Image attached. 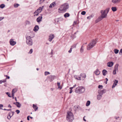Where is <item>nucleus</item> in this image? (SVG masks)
<instances>
[{
	"label": "nucleus",
	"mask_w": 122,
	"mask_h": 122,
	"mask_svg": "<svg viewBox=\"0 0 122 122\" xmlns=\"http://www.w3.org/2000/svg\"><path fill=\"white\" fill-rule=\"evenodd\" d=\"M44 6H43L42 7H39L37 10L40 13L41 11L43 9Z\"/></svg>",
	"instance_id": "nucleus-21"
},
{
	"label": "nucleus",
	"mask_w": 122,
	"mask_h": 122,
	"mask_svg": "<svg viewBox=\"0 0 122 122\" xmlns=\"http://www.w3.org/2000/svg\"><path fill=\"white\" fill-rule=\"evenodd\" d=\"M30 22L28 20H26L25 22V26L30 25Z\"/></svg>",
	"instance_id": "nucleus-19"
},
{
	"label": "nucleus",
	"mask_w": 122,
	"mask_h": 122,
	"mask_svg": "<svg viewBox=\"0 0 122 122\" xmlns=\"http://www.w3.org/2000/svg\"><path fill=\"white\" fill-rule=\"evenodd\" d=\"M86 13V12L85 11H83L81 12V14L83 15H84Z\"/></svg>",
	"instance_id": "nucleus-42"
},
{
	"label": "nucleus",
	"mask_w": 122,
	"mask_h": 122,
	"mask_svg": "<svg viewBox=\"0 0 122 122\" xmlns=\"http://www.w3.org/2000/svg\"><path fill=\"white\" fill-rule=\"evenodd\" d=\"M97 41V40L96 39L92 40L87 46V49L89 50L93 47L96 44Z\"/></svg>",
	"instance_id": "nucleus-3"
},
{
	"label": "nucleus",
	"mask_w": 122,
	"mask_h": 122,
	"mask_svg": "<svg viewBox=\"0 0 122 122\" xmlns=\"http://www.w3.org/2000/svg\"><path fill=\"white\" fill-rule=\"evenodd\" d=\"M94 73L97 76L100 74V72L99 70L98 69H97L94 71Z\"/></svg>",
	"instance_id": "nucleus-14"
},
{
	"label": "nucleus",
	"mask_w": 122,
	"mask_h": 122,
	"mask_svg": "<svg viewBox=\"0 0 122 122\" xmlns=\"http://www.w3.org/2000/svg\"><path fill=\"white\" fill-rule=\"evenodd\" d=\"M112 9L113 11H115L117 10L116 8L115 7H112Z\"/></svg>",
	"instance_id": "nucleus-33"
},
{
	"label": "nucleus",
	"mask_w": 122,
	"mask_h": 122,
	"mask_svg": "<svg viewBox=\"0 0 122 122\" xmlns=\"http://www.w3.org/2000/svg\"><path fill=\"white\" fill-rule=\"evenodd\" d=\"M119 118V117H115V118L116 119H117V118Z\"/></svg>",
	"instance_id": "nucleus-63"
},
{
	"label": "nucleus",
	"mask_w": 122,
	"mask_h": 122,
	"mask_svg": "<svg viewBox=\"0 0 122 122\" xmlns=\"http://www.w3.org/2000/svg\"><path fill=\"white\" fill-rule=\"evenodd\" d=\"M85 91V88L82 86H79L77 87L75 92L76 93L81 94L83 93Z\"/></svg>",
	"instance_id": "nucleus-5"
},
{
	"label": "nucleus",
	"mask_w": 122,
	"mask_h": 122,
	"mask_svg": "<svg viewBox=\"0 0 122 122\" xmlns=\"http://www.w3.org/2000/svg\"><path fill=\"white\" fill-rule=\"evenodd\" d=\"M4 18L3 17H0V21L4 19Z\"/></svg>",
	"instance_id": "nucleus-46"
},
{
	"label": "nucleus",
	"mask_w": 122,
	"mask_h": 122,
	"mask_svg": "<svg viewBox=\"0 0 122 122\" xmlns=\"http://www.w3.org/2000/svg\"><path fill=\"white\" fill-rule=\"evenodd\" d=\"M13 104L15 105L18 107H20L21 106V104L19 102H14Z\"/></svg>",
	"instance_id": "nucleus-17"
},
{
	"label": "nucleus",
	"mask_w": 122,
	"mask_h": 122,
	"mask_svg": "<svg viewBox=\"0 0 122 122\" xmlns=\"http://www.w3.org/2000/svg\"><path fill=\"white\" fill-rule=\"evenodd\" d=\"M69 16L70 14L69 13H66L64 15V16L65 18L69 17Z\"/></svg>",
	"instance_id": "nucleus-28"
},
{
	"label": "nucleus",
	"mask_w": 122,
	"mask_h": 122,
	"mask_svg": "<svg viewBox=\"0 0 122 122\" xmlns=\"http://www.w3.org/2000/svg\"><path fill=\"white\" fill-rule=\"evenodd\" d=\"M14 112H10L8 114V116L7 117V118L10 119L14 114Z\"/></svg>",
	"instance_id": "nucleus-8"
},
{
	"label": "nucleus",
	"mask_w": 122,
	"mask_h": 122,
	"mask_svg": "<svg viewBox=\"0 0 122 122\" xmlns=\"http://www.w3.org/2000/svg\"><path fill=\"white\" fill-rule=\"evenodd\" d=\"M80 76L82 77L81 80H84L86 77V74L84 73H81L80 74Z\"/></svg>",
	"instance_id": "nucleus-15"
},
{
	"label": "nucleus",
	"mask_w": 122,
	"mask_h": 122,
	"mask_svg": "<svg viewBox=\"0 0 122 122\" xmlns=\"http://www.w3.org/2000/svg\"><path fill=\"white\" fill-rule=\"evenodd\" d=\"M55 77L56 76H55L51 75L50 76L49 78L51 79V81L54 80Z\"/></svg>",
	"instance_id": "nucleus-23"
},
{
	"label": "nucleus",
	"mask_w": 122,
	"mask_h": 122,
	"mask_svg": "<svg viewBox=\"0 0 122 122\" xmlns=\"http://www.w3.org/2000/svg\"><path fill=\"white\" fill-rule=\"evenodd\" d=\"M26 43L29 46H31L33 44V41L30 36L26 35Z\"/></svg>",
	"instance_id": "nucleus-6"
},
{
	"label": "nucleus",
	"mask_w": 122,
	"mask_h": 122,
	"mask_svg": "<svg viewBox=\"0 0 122 122\" xmlns=\"http://www.w3.org/2000/svg\"><path fill=\"white\" fill-rule=\"evenodd\" d=\"M66 119L69 122H72L74 119L73 115L71 112H67Z\"/></svg>",
	"instance_id": "nucleus-4"
},
{
	"label": "nucleus",
	"mask_w": 122,
	"mask_h": 122,
	"mask_svg": "<svg viewBox=\"0 0 122 122\" xmlns=\"http://www.w3.org/2000/svg\"><path fill=\"white\" fill-rule=\"evenodd\" d=\"M33 52V49H31L28 53L30 54H31Z\"/></svg>",
	"instance_id": "nucleus-41"
},
{
	"label": "nucleus",
	"mask_w": 122,
	"mask_h": 122,
	"mask_svg": "<svg viewBox=\"0 0 122 122\" xmlns=\"http://www.w3.org/2000/svg\"><path fill=\"white\" fill-rule=\"evenodd\" d=\"M76 21H74L73 25H76Z\"/></svg>",
	"instance_id": "nucleus-56"
},
{
	"label": "nucleus",
	"mask_w": 122,
	"mask_h": 122,
	"mask_svg": "<svg viewBox=\"0 0 122 122\" xmlns=\"http://www.w3.org/2000/svg\"><path fill=\"white\" fill-rule=\"evenodd\" d=\"M33 107L35 109V111H36L38 109V107L34 104L33 105Z\"/></svg>",
	"instance_id": "nucleus-30"
},
{
	"label": "nucleus",
	"mask_w": 122,
	"mask_h": 122,
	"mask_svg": "<svg viewBox=\"0 0 122 122\" xmlns=\"http://www.w3.org/2000/svg\"><path fill=\"white\" fill-rule=\"evenodd\" d=\"M87 44V43H86H86H84V44H83V45H84V44Z\"/></svg>",
	"instance_id": "nucleus-64"
},
{
	"label": "nucleus",
	"mask_w": 122,
	"mask_h": 122,
	"mask_svg": "<svg viewBox=\"0 0 122 122\" xmlns=\"http://www.w3.org/2000/svg\"><path fill=\"white\" fill-rule=\"evenodd\" d=\"M120 0H117V2H119Z\"/></svg>",
	"instance_id": "nucleus-60"
},
{
	"label": "nucleus",
	"mask_w": 122,
	"mask_h": 122,
	"mask_svg": "<svg viewBox=\"0 0 122 122\" xmlns=\"http://www.w3.org/2000/svg\"><path fill=\"white\" fill-rule=\"evenodd\" d=\"M76 86V85L75 84L73 86V87H73V88H74Z\"/></svg>",
	"instance_id": "nucleus-55"
},
{
	"label": "nucleus",
	"mask_w": 122,
	"mask_h": 122,
	"mask_svg": "<svg viewBox=\"0 0 122 122\" xmlns=\"http://www.w3.org/2000/svg\"><path fill=\"white\" fill-rule=\"evenodd\" d=\"M15 112H16L17 113V114H19L20 113V111L19 110H16V111Z\"/></svg>",
	"instance_id": "nucleus-48"
},
{
	"label": "nucleus",
	"mask_w": 122,
	"mask_h": 122,
	"mask_svg": "<svg viewBox=\"0 0 122 122\" xmlns=\"http://www.w3.org/2000/svg\"><path fill=\"white\" fill-rule=\"evenodd\" d=\"M74 77L77 80H81V77L80 76H78L77 75H75L74 76Z\"/></svg>",
	"instance_id": "nucleus-22"
},
{
	"label": "nucleus",
	"mask_w": 122,
	"mask_h": 122,
	"mask_svg": "<svg viewBox=\"0 0 122 122\" xmlns=\"http://www.w3.org/2000/svg\"><path fill=\"white\" fill-rule=\"evenodd\" d=\"M72 48L71 47L70 48V50H69L68 51L69 53H71V52L72 51Z\"/></svg>",
	"instance_id": "nucleus-44"
},
{
	"label": "nucleus",
	"mask_w": 122,
	"mask_h": 122,
	"mask_svg": "<svg viewBox=\"0 0 122 122\" xmlns=\"http://www.w3.org/2000/svg\"><path fill=\"white\" fill-rule=\"evenodd\" d=\"M54 34H51L50 35L49 38V41H51L54 38Z\"/></svg>",
	"instance_id": "nucleus-11"
},
{
	"label": "nucleus",
	"mask_w": 122,
	"mask_h": 122,
	"mask_svg": "<svg viewBox=\"0 0 122 122\" xmlns=\"http://www.w3.org/2000/svg\"><path fill=\"white\" fill-rule=\"evenodd\" d=\"M113 82L114 83L112 86V88H114V87L117 85V84L118 82V81L116 80H115Z\"/></svg>",
	"instance_id": "nucleus-12"
},
{
	"label": "nucleus",
	"mask_w": 122,
	"mask_h": 122,
	"mask_svg": "<svg viewBox=\"0 0 122 122\" xmlns=\"http://www.w3.org/2000/svg\"><path fill=\"white\" fill-rule=\"evenodd\" d=\"M7 78H6L5 79L3 80H2V82H6V79Z\"/></svg>",
	"instance_id": "nucleus-50"
},
{
	"label": "nucleus",
	"mask_w": 122,
	"mask_h": 122,
	"mask_svg": "<svg viewBox=\"0 0 122 122\" xmlns=\"http://www.w3.org/2000/svg\"><path fill=\"white\" fill-rule=\"evenodd\" d=\"M14 93H12V97H13V99L14 98Z\"/></svg>",
	"instance_id": "nucleus-52"
},
{
	"label": "nucleus",
	"mask_w": 122,
	"mask_h": 122,
	"mask_svg": "<svg viewBox=\"0 0 122 122\" xmlns=\"http://www.w3.org/2000/svg\"><path fill=\"white\" fill-rule=\"evenodd\" d=\"M85 116H84V117H83V120L85 121H86V120L85 119Z\"/></svg>",
	"instance_id": "nucleus-57"
},
{
	"label": "nucleus",
	"mask_w": 122,
	"mask_h": 122,
	"mask_svg": "<svg viewBox=\"0 0 122 122\" xmlns=\"http://www.w3.org/2000/svg\"><path fill=\"white\" fill-rule=\"evenodd\" d=\"M93 17V16L92 15L90 16H88L87 17V18L88 19H90L91 18H92Z\"/></svg>",
	"instance_id": "nucleus-40"
},
{
	"label": "nucleus",
	"mask_w": 122,
	"mask_h": 122,
	"mask_svg": "<svg viewBox=\"0 0 122 122\" xmlns=\"http://www.w3.org/2000/svg\"><path fill=\"white\" fill-rule=\"evenodd\" d=\"M112 2L114 3H117V0H112Z\"/></svg>",
	"instance_id": "nucleus-47"
},
{
	"label": "nucleus",
	"mask_w": 122,
	"mask_h": 122,
	"mask_svg": "<svg viewBox=\"0 0 122 122\" xmlns=\"http://www.w3.org/2000/svg\"><path fill=\"white\" fill-rule=\"evenodd\" d=\"M90 104V102L89 101H88L86 103V105L87 107L89 106Z\"/></svg>",
	"instance_id": "nucleus-32"
},
{
	"label": "nucleus",
	"mask_w": 122,
	"mask_h": 122,
	"mask_svg": "<svg viewBox=\"0 0 122 122\" xmlns=\"http://www.w3.org/2000/svg\"><path fill=\"white\" fill-rule=\"evenodd\" d=\"M106 81H107L108 80V79L107 78H106Z\"/></svg>",
	"instance_id": "nucleus-62"
},
{
	"label": "nucleus",
	"mask_w": 122,
	"mask_h": 122,
	"mask_svg": "<svg viewBox=\"0 0 122 122\" xmlns=\"http://www.w3.org/2000/svg\"><path fill=\"white\" fill-rule=\"evenodd\" d=\"M60 82H58L57 83V85L58 86V88L60 89H61L62 87L60 86Z\"/></svg>",
	"instance_id": "nucleus-29"
},
{
	"label": "nucleus",
	"mask_w": 122,
	"mask_h": 122,
	"mask_svg": "<svg viewBox=\"0 0 122 122\" xmlns=\"http://www.w3.org/2000/svg\"><path fill=\"white\" fill-rule=\"evenodd\" d=\"M102 97V96L100 94L98 95L97 96V99L98 100H100Z\"/></svg>",
	"instance_id": "nucleus-31"
},
{
	"label": "nucleus",
	"mask_w": 122,
	"mask_h": 122,
	"mask_svg": "<svg viewBox=\"0 0 122 122\" xmlns=\"http://www.w3.org/2000/svg\"><path fill=\"white\" fill-rule=\"evenodd\" d=\"M122 53V49H121L120 50L119 52V55H121V53Z\"/></svg>",
	"instance_id": "nucleus-45"
},
{
	"label": "nucleus",
	"mask_w": 122,
	"mask_h": 122,
	"mask_svg": "<svg viewBox=\"0 0 122 122\" xmlns=\"http://www.w3.org/2000/svg\"><path fill=\"white\" fill-rule=\"evenodd\" d=\"M114 64V63L112 62H109L107 64V66L108 67H111L113 66Z\"/></svg>",
	"instance_id": "nucleus-10"
},
{
	"label": "nucleus",
	"mask_w": 122,
	"mask_h": 122,
	"mask_svg": "<svg viewBox=\"0 0 122 122\" xmlns=\"http://www.w3.org/2000/svg\"><path fill=\"white\" fill-rule=\"evenodd\" d=\"M6 93L8 95V97H11V96H10V94L8 92H6Z\"/></svg>",
	"instance_id": "nucleus-49"
},
{
	"label": "nucleus",
	"mask_w": 122,
	"mask_h": 122,
	"mask_svg": "<svg viewBox=\"0 0 122 122\" xmlns=\"http://www.w3.org/2000/svg\"><path fill=\"white\" fill-rule=\"evenodd\" d=\"M8 107H10V108L12 107L11 106L10 104L9 105H8Z\"/></svg>",
	"instance_id": "nucleus-53"
},
{
	"label": "nucleus",
	"mask_w": 122,
	"mask_h": 122,
	"mask_svg": "<svg viewBox=\"0 0 122 122\" xmlns=\"http://www.w3.org/2000/svg\"><path fill=\"white\" fill-rule=\"evenodd\" d=\"M56 4L55 2H54L51 4L49 6V7L50 8H51L52 7H54L55 6Z\"/></svg>",
	"instance_id": "nucleus-20"
},
{
	"label": "nucleus",
	"mask_w": 122,
	"mask_h": 122,
	"mask_svg": "<svg viewBox=\"0 0 122 122\" xmlns=\"http://www.w3.org/2000/svg\"><path fill=\"white\" fill-rule=\"evenodd\" d=\"M2 80H0V84H1L2 83Z\"/></svg>",
	"instance_id": "nucleus-59"
},
{
	"label": "nucleus",
	"mask_w": 122,
	"mask_h": 122,
	"mask_svg": "<svg viewBox=\"0 0 122 122\" xmlns=\"http://www.w3.org/2000/svg\"><path fill=\"white\" fill-rule=\"evenodd\" d=\"M40 13V12H38L37 10L34 13V16H37Z\"/></svg>",
	"instance_id": "nucleus-25"
},
{
	"label": "nucleus",
	"mask_w": 122,
	"mask_h": 122,
	"mask_svg": "<svg viewBox=\"0 0 122 122\" xmlns=\"http://www.w3.org/2000/svg\"><path fill=\"white\" fill-rule=\"evenodd\" d=\"M50 74V73L48 71H45V76H46L48 74Z\"/></svg>",
	"instance_id": "nucleus-38"
},
{
	"label": "nucleus",
	"mask_w": 122,
	"mask_h": 122,
	"mask_svg": "<svg viewBox=\"0 0 122 122\" xmlns=\"http://www.w3.org/2000/svg\"><path fill=\"white\" fill-rule=\"evenodd\" d=\"M3 110H7L8 111H11V109H4Z\"/></svg>",
	"instance_id": "nucleus-51"
},
{
	"label": "nucleus",
	"mask_w": 122,
	"mask_h": 122,
	"mask_svg": "<svg viewBox=\"0 0 122 122\" xmlns=\"http://www.w3.org/2000/svg\"><path fill=\"white\" fill-rule=\"evenodd\" d=\"M42 16H40L39 17L36 19V21L38 23L41 21L42 20Z\"/></svg>",
	"instance_id": "nucleus-18"
},
{
	"label": "nucleus",
	"mask_w": 122,
	"mask_h": 122,
	"mask_svg": "<svg viewBox=\"0 0 122 122\" xmlns=\"http://www.w3.org/2000/svg\"><path fill=\"white\" fill-rule=\"evenodd\" d=\"M69 88L70 89V92H69V93L70 94L72 92V89L73 88V87H70Z\"/></svg>",
	"instance_id": "nucleus-39"
},
{
	"label": "nucleus",
	"mask_w": 122,
	"mask_h": 122,
	"mask_svg": "<svg viewBox=\"0 0 122 122\" xmlns=\"http://www.w3.org/2000/svg\"><path fill=\"white\" fill-rule=\"evenodd\" d=\"M10 43L11 45L14 46L16 43V42L13 41V39H11L10 41Z\"/></svg>",
	"instance_id": "nucleus-13"
},
{
	"label": "nucleus",
	"mask_w": 122,
	"mask_h": 122,
	"mask_svg": "<svg viewBox=\"0 0 122 122\" xmlns=\"http://www.w3.org/2000/svg\"><path fill=\"white\" fill-rule=\"evenodd\" d=\"M119 66L118 64H116L115 66L114 69L113 71V74L114 75H115L116 74L117 71L118 70V67Z\"/></svg>",
	"instance_id": "nucleus-7"
},
{
	"label": "nucleus",
	"mask_w": 122,
	"mask_h": 122,
	"mask_svg": "<svg viewBox=\"0 0 122 122\" xmlns=\"http://www.w3.org/2000/svg\"><path fill=\"white\" fill-rule=\"evenodd\" d=\"M103 87V86L102 85H99L98 86V88H99L102 89Z\"/></svg>",
	"instance_id": "nucleus-43"
},
{
	"label": "nucleus",
	"mask_w": 122,
	"mask_h": 122,
	"mask_svg": "<svg viewBox=\"0 0 122 122\" xmlns=\"http://www.w3.org/2000/svg\"><path fill=\"white\" fill-rule=\"evenodd\" d=\"M110 10V8H106L105 10H102L101 11V17L102 19L103 18H106L107 16V14L109 12Z\"/></svg>",
	"instance_id": "nucleus-2"
},
{
	"label": "nucleus",
	"mask_w": 122,
	"mask_h": 122,
	"mask_svg": "<svg viewBox=\"0 0 122 122\" xmlns=\"http://www.w3.org/2000/svg\"><path fill=\"white\" fill-rule=\"evenodd\" d=\"M119 51V50L117 49H115L114 50V52L116 54L118 53Z\"/></svg>",
	"instance_id": "nucleus-34"
},
{
	"label": "nucleus",
	"mask_w": 122,
	"mask_h": 122,
	"mask_svg": "<svg viewBox=\"0 0 122 122\" xmlns=\"http://www.w3.org/2000/svg\"><path fill=\"white\" fill-rule=\"evenodd\" d=\"M102 20V19L101 18L99 17L98 19L96 20L95 22L96 23H97L101 20Z\"/></svg>",
	"instance_id": "nucleus-27"
},
{
	"label": "nucleus",
	"mask_w": 122,
	"mask_h": 122,
	"mask_svg": "<svg viewBox=\"0 0 122 122\" xmlns=\"http://www.w3.org/2000/svg\"><path fill=\"white\" fill-rule=\"evenodd\" d=\"M15 101H17V99H16V97H15Z\"/></svg>",
	"instance_id": "nucleus-61"
},
{
	"label": "nucleus",
	"mask_w": 122,
	"mask_h": 122,
	"mask_svg": "<svg viewBox=\"0 0 122 122\" xmlns=\"http://www.w3.org/2000/svg\"><path fill=\"white\" fill-rule=\"evenodd\" d=\"M5 5L4 4H2L0 5V7L2 9L3 8L5 7Z\"/></svg>",
	"instance_id": "nucleus-36"
},
{
	"label": "nucleus",
	"mask_w": 122,
	"mask_h": 122,
	"mask_svg": "<svg viewBox=\"0 0 122 122\" xmlns=\"http://www.w3.org/2000/svg\"><path fill=\"white\" fill-rule=\"evenodd\" d=\"M105 92L106 90L105 89H104L102 90H99L98 91V93L100 94L101 95H102L103 93H104Z\"/></svg>",
	"instance_id": "nucleus-9"
},
{
	"label": "nucleus",
	"mask_w": 122,
	"mask_h": 122,
	"mask_svg": "<svg viewBox=\"0 0 122 122\" xmlns=\"http://www.w3.org/2000/svg\"><path fill=\"white\" fill-rule=\"evenodd\" d=\"M39 29V27L37 25H36L34 27L33 30L35 32L37 31Z\"/></svg>",
	"instance_id": "nucleus-16"
},
{
	"label": "nucleus",
	"mask_w": 122,
	"mask_h": 122,
	"mask_svg": "<svg viewBox=\"0 0 122 122\" xmlns=\"http://www.w3.org/2000/svg\"><path fill=\"white\" fill-rule=\"evenodd\" d=\"M19 5L18 4H15L14 6L16 8L18 7Z\"/></svg>",
	"instance_id": "nucleus-37"
},
{
	"label": "nucleus",
	"mask_w": 122,
	"mask_h": 122,
	"mask_svg": "<svg viewBox=\"0 0 122 122\" xmlns=\"http://www.w3.org/2000/svg\"><path fill=\"white\" fill-rule=\"evenodd\" d=\"M84 47V46L83 45L81 46L80 50L81 53H82L83 52Z\"/></svg>",
	"instance_id": "nucleus-26"
},
{
	"label": "nucleus",
	"mask_w": 122,
	"mask_h": 122,
	"mask_svg": "<svg viewBox=\"0 0 122 122\" xmlns=\"http://www.w3.org/2000/svg\"><path fill=\"white\" fill-rule=\"evenodd\" d=\"M6 76L7 77V78L8 79H9L10 78V77L9 76Z\"/></svg>",
	"instance_id": "nucleus-58"
},
{
	"label": "nucleus",
	"mask_w": 122,
	"mask_h": 122,
	"mask_svg": "<svg viewBox=\"0 0 122 122\" xmlns=\"http://www.w3.org/2000/svg\"><path fill=\"white\" fill-rule=\"evenodd\" d=\"M17 91V89H13L12 91V93H15Z\"/></svg>",
	"instance_id": "nucleus-35"
},
{
	"label": "nucleus",
	"mask_w": 122,
	"mask_h": 122,
	"mask_svg": "<svg viewBox=\"0 0 122 122\" xmlns=\"http://www.w3.org/2000/svg\"><path fill=\"white\" fill-rule=\"evenodd\" d=\"M29 117L30 116H28L27 117V120H29L30 119H29Z\"/></svg>",
	"instance_id": "nucleus-54"
},
{
	"label": "nucleus",
	"mask_w": 122,
	"mask_h": 122,
	"mask_svg": "<svg viewBox=\"0 0 122 122\" xmlns=\"http://www.w3.org/2000/svg\"><path fill=\"white\" fill-rule=\"evenodd\" d=\"M69 8V5L67 3H64L61 5L58 9L59 13H62L66 11Z\"/></svg>",
	"instance_id": "nucleus-1"
},
{
	"label": "nucleus",
	"mask_w": 122,
	"mask_h": 122,
	"mask_svg": "<svg viewBox=\"0 0 122 122\" xmlns=\"http://www.w3.org/2000/svg\"><path fill=\"white\" fill-rule=\"evenodd\" d=\"M103 75V76H105L107 73V71L105 70H103L102 71Z\"/></svg>",
	"instance_id": "nucleus-24"
}]
</instances>
